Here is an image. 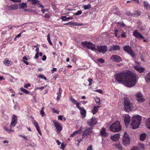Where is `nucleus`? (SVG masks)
I'll use <instances>...</instances> for the list:
<instances>
[{
	"label": "nucleus",
	"mask_w": 150,
	"mask_h": 150,
	"mask_svg": "<svg viewBox=\"0 0 150 150\" xmlns=\"http://www.w3.org/2000/svg\"><path fill=\"white\" fill-rule=\"evenodd\" d=\"M114 77L115 81L122 83L128 87L134 86L137 81L136 75L129 71L120 72L115 75Z\"/></svg>",
	"instance_id": "1"
},
{
	"label": "nucleus",
	"mask_w": 150,
	"mask_h": 150,
	"mask_svg": "<svg viewBox=\"0 0 150 150\" xmlns=\"http://www.w3.org/2000/svg\"><path fill=\"white\" fill-rule=\"evenodd\" d=\"M141 119V117L139 115L133 116L132 119V122L131 123L132 129H135L138 127L140 124Z\"/></svg>",
	"instance_id": "2"
},
{
	"label": "nucleus",
	"mask_w": 150,
	"mask_h": 150,
	"mask_svg": "<svg viewBox=\"0 0 150 150\" xmlns=\"http://www.w3.org/2000/svg\"><path fill=\"white\" fill-rule=\"evenodd\" d=\"M124 109L126 111H131L133 108L132 103L127 98L125 97L124 98L123 102Z\"/></svg>",
	"instance_id": "3"
},
{
	"label": "nucleus",
	"mask_w": 150,
	"mask_h": 150,
	"mask_svg": "<svg viewBox=\"0 0 150 150\" xmlns=\"http://www.w3.org/2000/svg\"><path fill=\"white\" fill-rule=\"evenodd\" d=\"M110 130L112 132H118L121 130V126L118 121H116L110 127Z\"/></svg>",
	"instance_id": "4"
},
{
	"label": "nucleus",
	"mask_w": 150,
	"mask_h": 150,
	"mask_svg": "<svg viewBox=\"0 0 150 150\" xmlns=\"http://www.w3.org/2000/svg\"><path fill=\"white\" fill-rule=\"evenodd\" d=\"M81 45L82 46L85 47L88 49H91L92 50H96L95 45L91 42H87L86 41L82 42H81Z\"/></svg>",
	"instance_id": "5"
},
{
	"label": "nucleus",
	"mask_w": 150,
	"mask_h": 150,
	"mask_svg": "<svg viewBox=\"0 0 150 150\" xmlns=\"http://www.w3.org/2000/svg\"><path fill=\"white\" fill-rule=\"evenodd\" d=\"M123 49L125 51L129 54L132 58L135 57V53L130 47L129 46L126 45L123 47Z\"/></svg>",
	"instance_id": "6"
},
{
	"label": "nucleus",
	"mask_w": 150,
	"mask_h": 150,
	"mask_svg": "<svg viewBox=\"0 0 150 150\" xmlns=\"http://www.w3.org/2000/svg\"><path fill=\"white\" fill-rule=\"evenodd\" d=\"M122 143L123 144L126 145L130 143V138L126 132H125L122 138Z\"/></svg>",
	"instance_id": "7"
},
{
	"label": "nucleus",
	"mask_w": 150,
	"mask_h": 150,
	"mask_svg": "<svg viewBox=\"0 0 150 150\" xmlns=\"http://www.w3.org/2000/svg\"><path fill=\"white\" fill-rule=\"evenodd\" d=\"M92 127H91L88 129H86L83 132L82 137L87 138L88 136L91 134L92 132Z\"/></svg>",
	"instance_id": "8"
},
{
	"label": "nucleus",
	"mask_w": 150,
	"mask_h": 150,
	"mask_svg": "<svg viewBox=\"0 0 150 150\" xmlns=\"http://www.w3.org/2000/svg\"><path fill=\"white\" fill-rule=\"evenodd\" d=\"M136 96L137 100L139 102L142 103L145 100V99L144 98L143 95L140 92H137L136 93Z\"/></svg>",
	"instance_id": "9"
},
{
	"label": "nucleus",
	"mask_w": 150,
	"mask_h": 150,
	"mask_svg": "<svg viewBox=\"0 0 150 150\" xmlns=\"http://www.w3.org/2000/svg\"><path fill=\"white\" fill-rule=\"evenodd\" d=\"M110 59L113 62H119L122 60V58L120 56L117 55H112Z\"/></svg>",
	"instance_id": "10"
},
{
	"label": "nucleus",
	"mask_w": 150,
	"mask_h": 150,
	"mask_svg": "<svg viewBox=\"0 0 150 150\" xmlns=\"http://www.w3.org/2000/svg\"><path fill=\"white\" fill-rule=\"evenodd\" d=\"M53 122L57 129V132L58 133L59 132H60L62 130V127L61 124L55 120H53Z\"/></svg>",
	"instance_id": "11"
},
{
	"label": "nucleus",
	"mask_w": 150,
	"mask_h": 150,
	"mask_svg": "<svg viewBox=\"0 0 150 150\" xmlns=\"http://www.w3.org/2000/svg\"><path fill=\"white\" fill-rule=\"evenodd\" d=\"M97 120L95 117H92V118L87 121V124L91 127L96 124Z\"/></svg>",
	"instance_id": "12"
},
{
	"label": "nucleus",
	"mask_w": 150,
	"mask_h": 150,
	"mask_svg": "<svg viewBox=\"0 0 150 150\" xmlns=\"http://www.w3.org/2000/svg\"><path fill=\"white\" fill-rule=\"evenodd\" d=\"M96 49L99 52L103 53L107 51V47L106 46H99L97 47Z\"/></svg>",
	"instance_id": "13"
},
{
	"label": "nucleus",
	"mask_w": 150,
	"mask_h": 150,
	"mask_svg": "<svg viewBox=\"0 0 150 150\" xmlns=\"http://www.w3.org/2000/svg\"><path fill=\"white\" fill-rule=\"evenodd\" d=\"M133 35L137 38L144 39V38L137 30H135L133 32Z\"/></svg>",
	"instance_id": "14"
},
{
	"label": "nucleus",
	"mask_w": 150,
	"mask_h": 150,
	"mask_svg": "<svg viewBox=\"0 0 150 150\" xmlns=\"http://www.w3.org/2000/svg\"><path fill=\"white\" fill-rule=\"evenodd\" d=\"M120 49V47L118 45H115L110 46L108 51L109 52L113 51H119Z\"/></svg>",
	"instance_id": "15"
},
{
	"label": "nucleus",
	"mask_w": 150,
	"mask_h": 150,
	"mask_svg": "<svg viewBox=\"0 0 150 150\" xmlns=\"http://www.w3.org/2000/svg\"><path fill=\"white\" fill-rule=\"evenodd\" d=\"M6 6V8L8 10H16L18 8V4H17L10 5H8Z\"/></svg>",
	"instance_id": "16"
},
{
	"label": "nucleus",
	"mask_w": 150,
	"mask_h": 150,
	"mask_svg": "<svg viewBox=\"0 0 150 150\" xmlns=\"http://www.w3.org/2000/svg\"><path fill=\"white\" fill-rule=\"evenodd\" d=\"M80 110L81 115L83 118H84L86 117V111L84 109V108L82 107H81L79 106L77 108Z\"/></svg>",
	"instance_id": "17"
},
{
	"label": "nucleus",
	"mask_w": 150,
	"mask_h": 150,
	"mask_svg": "<svg viewBox=\"0 0 150 150\" xmlns=\"http://www.w3.org/2000/svg\"><path fill=\"white\" fill-rule=\"evenodd\" d=\"M100 135L102 137H106L108 136V134L106 132L105 129L103 127L100 131Z\"/></svg>",
	"instance_id": "18"
},
{
	"label": "nucleus",
	"mask_w": 150,
	"mask_h": 150,
	"mask_svg": "<svg viewBox=\"0 0 150 150\" xmlns=\"http://www.w3.org/2000/svg\"><path fill=\"white\" fill-rule=\"evenodd\" d=\"M130 118L128 115H126L124 117V122L126 127L128 126L130 122Z\"/></svg>",
	"instance_id": "19"
},
{
	"label": "nucleus",
	"mask_w": 150,
	"mask_h": 150,
	"mask_svg": "<svg viewBox=\"0 0 150 150\" xmlns=\"http://www.w3.org/2000/svg\"><path fill=\"white\" fill-rule=\"evenodd\" d=\"M137 27L138 28L142 30H145V26L144 24H142L141 22L139 21L137 22Z\"/></svg>",
	"instance_id": "20"
},
{
	"label": "nucleus",
	"mask_w": 150,
	"mask_h": 150,
	"mask_svg": "<svg viewBox=\"0 0 150 150\" xmlns=\"http://www.w3.org/2000/svg\"><path fill=\"white\" fill-rule=\"evenodd\" d=\"M4 64L6 66H10L12 65L13 63L10 60H8L7 58H6L3 61Z\"/></svg>",
	"instance_id": "21"
},
{
	"label": "nucleus",
	"mask_w": 150,
	"mask_h": 150,
	"mask_svg": "<svg viewBox=\"0 0 150 150\" xmlns=\"http://www.w3.org/2000/svg\"><path fill=\"white\" fill-rule=\"evenodd\" d=\"M120 137V134H115L113 136H111L110 138L112 140L115 142H117L119 140Z\"/></svg>",
	"instance_id": "22"
},
{
	"label": "nucleus",
	"mask_w": 150,
	"mask_h": 150,
	"mask_svg": "<svg viewBox=\"0 0 150 150\" xmlns=\"http://www.w3.org/2000/svg\"><path fill=\"white\" fill-rule=\"evenodd\" d=\"M70 100L71 102L74 104H75L76 105V108H77L79 106L80 104L76 100L74 99L72 96L70 97Z\"/></svg>",
	"instance_id": "23"
},
{
	"label": "nucleus",
	"mask_w": 150,
	"mask_h": 150,
	"mask_svg": "<svg viewBox=\"0 0 150 150\" xmlns=\"http://www.w3.org/2000/svg\"><path fill=\"white\" fill-rule=\"evenodd\" d=\"M134 68L135 70L138 71L140 73H143L145 70V69L143 67H139L138 66H135Z\"/></svg>",
	"instance_id": "24"
},
{
	"label": "nucleus",
	"mask_w": 150,
	"mask_h": 150,
	"mask_svg": "<svg viewBox=\"0 0 150 150\" xmlns=\"http://www.w3.org/2000/svg\"><path fill=\"white\" fill-rule=\"evenodd\" d=\"M82 127H80L79 129L78 130L74 132L72 134H71L70 136V137H74L76 134L78 133H79L81 132L82 130Z\"/></svg>",
	"instance_id": "25"
},
{
	"label": "nucleus",
	"mask_w": 150,
	"mask_h": 150,
	"mask_svg": "<svg viewBox=\"0 0 150 150\" xmlns=\"http://www.w3.org/2000/svg\"><path fill=\"white\" fill-rule=\"evenodd\" d=\"M141 14V13L140 11H135L132 13V16L134 17H137L140 16Z\"/></svg>",
	"instance_id": "26"
},
{
	"label": "nucleus",
	"mask_w": 150,
	"mask_h": 150,
	"mask_svg": "<svg viewBox=\"0 0 150 150\" xmlns=\"http://www.w3.org/2000/svg\"><path fill=\"white\" fill-rule=\"evenodd\" d=\"M144 4V7L146 10H147L148 8H150V4H149L147 1H144L143 2Z\"/></svg>",
	"instance_id": "27"
},
{
	"label": "nucleus",
	"mask_w": 150,
	"mask_h": 150,
	"mask_svg": "<svg viewBox=\"0 0 150 150\" xmlns=\"http://www.w3.org/2000/svg\"><path fill=\"white\" fill-rule=\"evenodd\" d=\"M147 83L150 82V73H148L144 77Z\"/></svg>",
	"instance_id": "28"
},
{
	"label": "nucleus",
	"mask_w": 150,
	"mask_h": 150,
	"mask_svg": "<svg viewBox=\"0 0 150 150\" xmlns=\"http://www.w3.org/2000/svg\"><path fill=\"white\" fill-rule=\"evenodd\" d=\"M19 5L20 6L19 7L20 9H24L27 7V4L25 3H20L19 4Z\"/></svg>",
	"instance_id": "29"
},
{
	"label": "nucleus",
	"mask_w": 150,
	"mask_h": 150,
	"mask_svg": "<svg viewBox=\"0 0 150 150\" xmlns=\"http://www.w3.org/2000/svg\"><path fill=\"white\" fill-rule=\"evenodd\" d=\"M117 148L119 149L120 150H122V147L121 144L119 143H115L114 145Z\"/></svg>",
	"instance_id": "30"
},
{
	"label": "nucleus",
	"mask_w": 150,
	"mask_h": 150,
	"mask_svg": "<svg viewBox=\"0 0 150 150\" xmlns=\"http://www.w3.org/2000/svg\"><path fill=\"white\" fill-rule=\"evenodd\" d=\"M146 134L145 133L141 134L140 136V139L141 140L144 141L145 139Z\"/></svg>",
	"instance_id": "31"
},
{
	"label": "nucleus",
	"mask_w": 150,
	"mask_h": 150,
	"mask_svg": "<svg viewBox=\"0 0 150 150\" xmlns=\"http://www.w3.org/2000/svg\"><path fill=\"white\" fill-rule=\"evenodd\" d=\"M146 125L147 127L150 129V118L147 119L146 122Z\"/></svg>",
	"instance_id": "32"
},
{
	"label": "nucleus",
	"mask_w": 150,
	"mask_h": 150,
	"mask_svg": "<svg viewBox=\"0 0 150 150\" xmlns=\"http://www.w3.org/2000/svg\"><path fill=\"white\" fill-rule=\"evenodd\" d=\"M98 109H97L96 107H95L94 106L93 109L91 110V112L93 114H95L98 111Z\"/></svg>",
	"instance_id": "33"
},
{
	"label": "nucleus",
	"mask_w": 150,
	"mask_h": 150,
	"mask_svg": "<svg viewBox=\"0 0 150 150\" xmlns=\"http://www.w3.org/2000/svg\"><path fill=\"white\" fill-rule=\"evenodd\" d=\"M83 8L84 10H87L91 8V5L90 4H89L87 5L83 6Z\"/></svg>",
	"instance_id": "34"
},
{
	"label": "nucleus",
	"mask_w": 150,
	"mask_h": 150,
	"mask_svg": "<svg viewBox=\"0 0 150 150\" xmlns=\"http://www.w3.org/2000/svg\"><path fill=\"white\" fill-rule=\"evenodd\" d=\"M20 90L22 92H23L24 93H25L27 94H28L29 93H30L29 91H27L26 89L24 88L23 87L20 88Z\"/></svg>",
	"instance_id": "35"
},
{
	"label": "nucleus",
	"mask_w": 150,
	"mask_h": 150,
	"mask_svg": "<svg viewBox=\"0 0 150 150\" xmlns=\"http://www.w3.org/2000/svg\"><path fill=\"white\" fill-rule=\"evenodd\" d=\"M17 117L15 115H13L12 119L11 121L17 122Z\"/></svg>",
	"instance_id": "36"
},
{
	"label": "nucleus",
	"mask_w": 150,
	"mask_h": 150,
	"mask_svg": "<svg viewBox=\"0 0 150 150\" xmlns=\"http://www.w3.org/2000/svg\"><path fill=\"white\" fill-rule=\"evenodd\" d=\"M16 122L11 121L10 126L11 128H12L15 127L17 124Z\"/></svg>",
	"instance_id": "37"
},
{
	"label": "nucleus",
	"mask_w": 150,
	"mask_h": 150,
	"mask_svg": "<svg viewBox=\"0 0 150 150\" xmlns=\"http://www.w3.org/2000/svg\"><path fill=\"white\" fill-rule=\"evenodd\" d=\"M98 62L101 63H103L105 62V60L103 59L98 58L97 59Z\"/></svg>",
	"instance_id": "38"
},
{
	"label": "nucleus",
	"mask_w": 150,
	"mask_h": 150,
	"mask_svg": "<svg viewBox=\"0 0 150 150\" xmlns=\"http://www.w3.org/2000/svg\"><path fill=\"white\" fill-rule=\"evenodd\" d=\"M28 146H31V147H32L34 148H35L37 147V145L36 144L34 143H33L31 144H29V145H28Z\"/></svg>",
	"instance_id": "39"
},
{
	"label": "nucleus",
	"mask_w": 150,
	"mask_h": 150,
	"mask_svg": "<svg viewBox=\"0 0 150 150\" xmlns=\"http://www.w3.org/2000/svg\"><path fill=\"white\" fill-rule=\"evenodd\" d=\"M38 77L40 78L43 79L45 80H47V79L46 77L44 76L42 74H40L38 76Z\"/></svg>",
	"instance_id": "40"
},
{
	"label": "nucleus",
	"mask_w": 150,
	"mask_h": 150,
	"mask_svg": "<svg viewBox=\"0 0 150 150\" xmlns=\"http://www.w3.org/2000/svg\"><path fill=\"white\" fill-rule=\"evenodd\" d=\"M32 1V4H38V3L39 2V1L38 0H32L31 1Z\"/></svg>",
	"instance_id": "41"
},
{
	"label": "nucleus",
	"mask_w": 150,
	"mask_h": 150,
	"mask_svg": "<svg viewBox=\"0 0 150 150\" xmlns=\"http://www.w3.org/2000/svg\"><path fill=\"white\" fill-rule=\"evenodd\" d=\"M62 90L61 88H59V91L57 92V96H61Z\"/></svg>",
	"instance_id": "42"
},
{
	"label": "nucleus",
	"mask_w": 150,
	"mask_h": 150,
	"mask_svg": "<svg viewBox=\"0 0 150 150\" xmlns=\"http://www.w3.org/2000/svg\"><path fill=\"white\" fill-rule=\"evenodd\" d=\"M95 102L98 103H99L100 102V99L98 97H96L95 99Z\"/></svg>",
	"instance_id": "43"
},
{
	"label": "nucleus",
	"mask_w": 150,
	"mask_h": 150,
	"mask_svg": "<svg viewBox=\"0 0 150 150\" xmlns=\"http://www.w3.org/2000/svg\"><path fill=\"white\" fill-rule=\"evenodd\" d=\"M46 86H42L41 87H36L35 88V90H38V89H40L42 90L44 88H45L46 87Z\"/></svg>",
	"instance_id": "44"
},
{
	"label": "nucleus",
	"mask_w": 150,
	"mask_h": 150,
	"mask_svg": "<svg viewBox=\"0 0 150 150\" xmlns=\"http://www.w3.org/2000/svg\"><path fill=\"white\" fill-rule=\"evenodd\" d=\"M88 82H89L88 86H90L92 84V82L93 81V79H92L89 78L88 80Z\"/></svg>",
	"instance_id": "45"
},
{
	"label": "nucleus",
	"mask_w": 150,
	"mask_h": 150,
	"mask_svg": "<svg viewBox=\"0 0 150 150\" xmlns=\"http://www.w3.org/2000/svg\"><path fill=\"white\" fill-rule=\"evenodd\" d=\"M82 13V11L81 10L78 11L75 13V15L77 16L81 14Z\"/></svg>",
	"instance_id": "46"
},
{
	"label": "nucleus",
	"mask_w": 150,
	"mask_h": 150,
	"mask_svg": "<svg viewBox=\"0 0 150 150\" xmlns=\"http://www.w3.org/2000/svg\"><path fill=\"white\" fill-rule=\"evenodd\" d=\"M50 16V14L49 13H46L44 17L46 18H48Z\"/></svg>",
	"instance_id": "47"
},
{
	"label": "nucleus",
	"mask_w": 150,
	"mask_h": 150,
	"mask_svg": "<svg viewBox=\"0 0 150 150\" xmlns=\"http://www.w3.org/2000/svg\"><path fill=\"white\" fill-rule=\"evenodd\" d=\"M65 146L64 145V143L62 142L61 144V146L60 147V148L62 150H64Z\"/></svg>",
	"instance_id": "48"
},
{
	"label": "nucleus",
	"mask_w": 150,
	"mask_h": 150,
	"mask_svg": "<svg viewBox=\"0 0 150 150\" xmlns=\"http://www.w3.org/2000/svg\"><path fill=\"white\" fill-rule=\"evenodd\" d=\"M52 111L53 113H56L58 114L59 112L58 111H57V110L55 109L54 108H52Z\"/></svg>",
	"instance_id": "49"
},
{
	"label": "nucleus",
	"mask_w": 150,
	"mask_h": 150,
	"mask_svg": "<svg viewBox=\"0 0 150 150\" xmlns=\"http://www.w3.org/2000/svg\"><path fill=\"white\" fill-rule=\"evenodd\" d=\"M41 11L42 12V13H44L46 11V12L48 11V9H46V8L44 9V8H42V9L41 10Z\"/></svg>",
	"instance_id": "50"
},
{
	"label": "nucleus",
	"mask_w": 150,
	"mask_h": 150,
	"mask_svg": "<svg viewBox=\"0 0 150 150\" xmlns=\"http://www.w3.org/2000/svg\"><path fill=\"white\" fill-rule=\"evenodd\" d=\"M40 3L41 2L39 1V2H38L37 4L38 7H41L42 8H43L44 6H43Z\"/></svg>",
	"instance_id": "51"
},
{
	"label": "nucleus",
	"mask_w": 150,
	"mask_h": 150,
	"mask_svg": "<svg viewBox=\"0 0 150 150\" xmlns=\"http://www.w3.org/2000/svg\"><path fill=\"white\" fill-rule=\"evenodd\" d=\"M36 128L39 127L38 123L35 121H34L33 123Z\"/></svg>",
	"instance_id": "52"
},
{
	"label": "nucleus",
	"mask_w": 150,
	"mask_h": 150,
	"mask_svg": "<svg viewBox=\"0 0 150 150\" xmlns=\"http://www.w3.org/2000/svg\"><path fill=\"white\" fill-rule=\"evenodd\" d=\"M31 85L29 83H27L26 84H25L24 85V87L25 88H28V87H29Z\"/></svg>",
	"instance_id": "53"
},
{
	"label": "nucleus",
	"mask_w": 150,
	"mask_h": 150,
	"mask_svg": "<svg viewBox=\"0 0 150 150\" xmlns=\"http://www.w3.org/2000/svg\"><path fill=\"white\" fill-rule=\"evenodd\" d=\"M36 128L37 131H38V133L40 134L41 135V132L40 130V129L39 127H38Z\"/></svg>",
	"instance_id": "54"
},
{
	"label": "nucleus",
	"mask_w": 150,
	"mask_h": 150,
	"mask_svg": "<svg viewBox=\"0 0 150 150\" xmlns=\"http://www.w3.org/2000/svg\"><path fill=\"white\" fill-rule=\"evenodd\" d=\"M126 33L125 32H123L121 35V36L123 38H126Z\"/></svg>",
	"instance_id": "55"
},
{
	"label": "nucleus",
	"mask_w": 150,
	"mask_h": 150,
	"mask_svg": "<svg viewBox=\"0 0 150 150\" xmlns=\"http://www.w3.org/2000/svg\"><path fill=\"white\" fill-rule=\"evenodd\" d=\"M40 113L42 115V117H43L44 116V115H45V112L44 111V110H41L40 111Z\"/></svg>",
	"instance_id": "56"
},
{
	"label": "nucleus",
	"mask_w": 150,
	"mask_h": 150,
	"mask_svg": "<svg viewBox=\"0 0 150 150\" xmlns=\"http://www.w3.org/2000/svg\"><path fill=\"white\" fill-rule=\"evenodd\" d=\"M85 138L84 137H82H82L81 138L79 139L78 140H77V141H78V144H79L80 143V142H81V141H82L83 138Z\"/></svg>",
	"instance_id": "57"
},
{
	"label": "nucleus",
	"mask_w": 150,
	"mask_h": 150,
	"mask_svg": "<svg viewBox=\"0 0 150 150\" xmlns=\"http://www.w3.org/2000/svg\"><path fill=\"white\" fill-rule=\"evenodd\" d=\"M63 115H59L58 116V119L59 120H62Z\"/></svg>",
	"instance_id": "58"
},
{
	"label": "nucleus",
	"mask_w": 150,
	"mask_h": 150,
	"mask_svg": "<svg viewBox=\"0 0 150 150\" xmlns=\"http://www.w3.org/2000/svg\"><path fill=\"white\" fill-rule=\"evenodd\" d=\"M66 25H73V22H69L66 23Z\"/></svg>",
	"instance_id": "59"
},
{
	"label": "nucleus",
	"mask_w": 150,
	"mask_h": 150,
	"mask_svg": "<svg viewBox=\"0 0 150 150\" xmlns=\"http://www.w3.org/2000/svg\"><path fill=\"white\" fill-rule=\"evenodd\" d=\"M19 136L20 137H22L23 138H24V139H25L27 140V137L25 136L24 135H23L22 134L19 135Z\"/></svg>",
	"instance_id": "60"
},
{
	"label": "nucleus",
	"mask_w": 150,
	"mask_h": 150,
	"mask_svg": "<svg viewBox=\"0 0 150 150\" xmlns=\"http://www.w3.org/2000/svg\"><path fill=\"white\" fill-rule=\"evenodd\" d=\"M57 69L56 68H53L51 70V73L52 74H53L54 71H56Z\"/></svg>",
	"instance_id": "61"
},
{
	"label": "nucleus",
	"mask_w": 150,
	"mask_h": 150,
	"mask_svg": "<svg viewBox=\"0 0 150 150\" xmlns=\"http://www.w3.org/2000/svg\"><path fill=\"white\" fill-rule=\"evenodd\" d=\"M60 18L62 20V21H65L66 20V16H61Z\"/></svg>",
	"instance_id": "62"
},
{
	"label": "nucleus",
	"mask_w": 150,
	"mask_h": 150,
	"mask_svg": "<svg viewBox=\"0 0 150 150\" xmlns=\"http://www.w3.org/2000/svg\"><path fill=\"white\" fill-rule=\"evenodd\" d=\"M94 91L96 92H98L100 93H102V90H101V89H100L97 90H95V91Z\"/></svg>",
	"instance_id": "63"
},
{
	"label": "nucleus",
	"mask_w": 150,
	"mask_h": 150,
	"mask_svg": "<svg viewBox=\"0 0 150 150\" xmlns=\"http://www.w3.org/2000/svg\"><path fill=\"white\" fill-rule=\"evenodd\" d=\"M131 150H139V149L136 146H134L131 149Z\"/></svg>",
	"instance_id": "64"
}]
</instances>
